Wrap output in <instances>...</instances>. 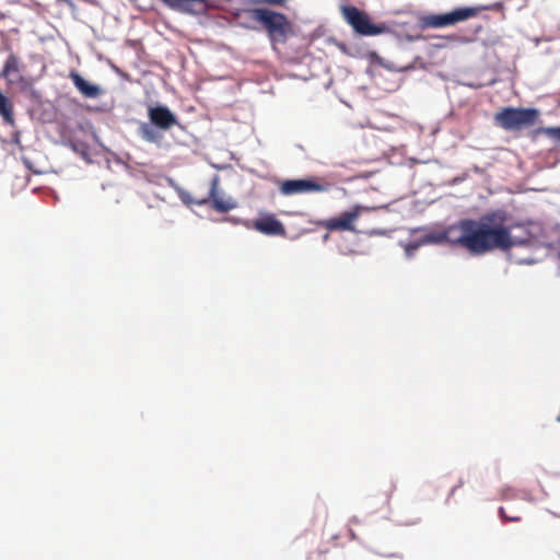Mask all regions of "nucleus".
Returning a JSON list of instances; mask_svg holds the SVG:
<instances>
[{"instance_id": "obj_14", "label": "nucleus", "mask_w": 560, "mask_h": 560, "mask_svg": "<svg viewBox=\"0 0 560 560\" xmlns=\"http://www.w3.org/2000/svg\"><path fill=\"white\" fill-rule=\"evenodd\" d=\"M19 58L15 55L11 54L3 65L2 75L9 77L12 73L19 72Z\"/></svg>"}, {"instance_id": "obj_16", "label": "nucleus", "mask_w": 560, "mask_h": 560, "mask_svg": "<svg viewBox=\"0 0 560 560\" xmlns=\"http://www.w3.org/2000/svg\"><path fill=\"white\" fill-rule=\"evenodd\" d=\"M539 131L552 139L560 141V126L558 127H542Z\"/></svg>"}, {"instance_id": "obj_13", "label": "nucleus", "mask_w": 560, "mask_h": 560, "mask_svg": "<svg viewBox=\"0 0 560 560\" xmlns=\"http://www.w3.org/2000/svg\"><path fill=\"white\" fill-rule=\"evenodd\" d=\"M167 183H168V186L172 187L178 198L180 199V201L186 205V206H190V205H205L207 203V199H201V200H196L191 197V195L185 190L183 187H180L173 178H167Z\"/></svg>"}, {"instance_id": "obj_17", "label": "nucleus", "mask_w": 560, "mask_h": 560, "mask_svg": "<svg viewBox=\"0 0 560 560\" xmlns=\"http://www.w3.org/2000/svg\"><path fill=\"white\" fill-rule=\"evenodd\" d=\"M63 144L67 145L68 148H70L75 153H80L82 155L85 154L84 145L81 142H77V141H73V140H68Z\"/></svg>"}, {"instance_id": "obj_15", "label": "nucleus", "mask_w": 560, "mask_h": 560, "mask_svg": "<svg viewBox=\"0 0 560 560\" xmlns=\"http://www.w3.org/2000/svg\"><path fill=\"white\" fill-rule=\"evenodd\" d=\"M511 244H510V249L514 246H527L529 245L530 243V238H529V235L528 233L524 236H518V235H512V233L510 232V241H509Z\"/></svg>"}, {"instance_id": "obj_23", "label": "nucleus", "mask_w": 560, "mask_h": 560, "mask_svg": "<svg viewBox=\"0 0 560 560\" xmlns=\"http://www.w3.org/2000/svg\"><path fill=\"white\" fill-rule=\"evenodd\" d=\"M14 142H19V135L14 137Z\"/></svg>"}, {"instance_id": "obj_19", "label": "nucleus", "mask_w": 560, "mask_h": 560, "mask_svg": "<svg viewBox=\"0 0 560 560\" xmlns=\"http://www.w3.org/2000/svg\"><path fill=\"white\" fill-rule=\"evenodd\" d=\"M265 3H268V4H273V5H282L284 4L288 0H262Z\"/></svg>"}, {"instance_id": "obj_3", "label": "nucleus", "mask_w": 560, "mask_h": 560, "mask_svg": "<svg viewBox=\"0 0 560 560\" xmlns=\"http://www.w3.org/2000/svg\"><path fill=\"white\" fill-rule=\"evenodd\" d=\"M250 18L261 24L270 40L284 42L290 27L288 18L280 12L267 8H252L247 11Z\"/></svg>"}, {"instance_id": "obj_20", "label": "nucleus", "mask_w": 560, "mask_h": 560, "mask_svg": "<svg viewBox=\"0 0 560 560\" xmlns=\"http://www.w3.org/2000/svg\"><path fill=\"white\" fill-rule=\"evenodd\" d=\"M502 7V3L501 2H497L492 5H488V7H485L483 9L486 10H492V9H497V8H501Z\"/></svg>"}, {"instance_id": "obj_8", "label": "nucleus", "mask_w": 560, "mask_h": 560, "mask_svg": "<svg viewBox=\"0 0 560 560\" xmlns=\"http://www.w3.org/2000/svg\"><path fill=\"white\" fill-rule=\"evenodd\" d=\"M447 242L452 245V230L447 226L445 230L436 233H427L404 245L405 255L408 259L412 258L416 252L424 245L441 244Z\"/></svg>"}, {"instance_id": "obj_10", "label": "nucleus", "mask_w": 560, "mask_h": 560, "mask_svg": "<svg viewBox=\"0 0 560 560\" xmlns=\"http://www.w3.org/2000/svg\"><path fill=\"white\" fill-rule=\"evenodd\" d=\"M219 180L220 178L218 175H214L212 177L209 197L212 199L213 209L220 213H225L229 212L230 210L235 209L237 203L232 197H229L228 199H222L221 197L218 196Z\"/></svg>"}, {"instance_id": "obj_6", "label": "nucleus", "mask_w": 560, "mask_h": 560, "mask_svg": "<svg viewBox=\"0 0 560 560\" xmlns=\"http://www.w3.org/2000/svg\"><path fill=\"white\" fill-rule=\"evenodd\" d=\"M476 13V8L460 7L445 13L424 15L421 19V25L422 27L442 28L466 21L475 16Z\"/></svg>"}, {"instance_id": "obj_21", "label": "nucleus", "mask_w": 560, "mask_h": 560, "mask_svg": "<svg viewBox=\"0 0 560 560\" xmlns=\"http://www.w3.org/2000/svg\"><path fill=\"white\" fill-rule=\"evenodd\" d=\"M226 220H228V221H231V222H234V223H237V222H238V220L233 219V218H228Z\"/></svg>"}, {"instance_id": "obj_22", "label": "nucleus", "mask_w": 560, "mask_h": 560, "mask_svg": "<svg viewBox=\"0 0 560 560\" xmlns=\"http://www.w3.org/2000/svg\"><path fill=\"white\" fill-rule=\"evenodd\" d=\"M524 262H525V264H527V265H530V264H533V262H534V260H533V259H527V260H525Z\"/></svg>"}, {"instance_id": "obj_11", "label": "nucleus", "mask_w": 560, "mask_h": 560, "mask_svg": "<svg viewBox=\"0 0 560 560\" xmlns=\"http://www.w3.org/2000/svg\"><path fill=\"white\" fill-rule=\"evenodd\" d=\"M253 226L265 235H283L285 233L283 224L273 215L255 220Z\"/></svg>"}, {"instance_id": "obj_12", "label": "nucleus", "mask_w": 560, "mask_h": 560, "mask_svg": "<svg viewBox=\"0 0 560 560\" xmlns=\"http://www.w3.org/2000/svg\"><path fill=\"white\" fill-rule=\"evenodd\" d=\"M71 79L77 90L89 98H95L102 93V89L85 80L81 74L77 72L71 73Z\"/></svg>"}, {"instance_id": "obj_1", "label": "nucleus", "mask_w": 560, "mask_h": 560, "mask_svg": "<svg viewBox=\"0 0 560 560\" xmlns=\"http://www.w3.org/2000/svg\"><path fill=\"white\" fill-rule=\"evenodd\" d=\"M452 246H460L472 256H481L494 249H510V228L497 222L494 214H485L478 220L462 219L451 224Z\"/></svg>"}, {"instance_id": "obj_7", "label": "nucleus", "mask_w": 560, "mask_h": 560, "mask_svg": "<svg viewBox=\"0 0 560 560\" xmlns=\"http://www.w3.org/2000/svg\"><path fill=\"white\" fill-rule=\"evenodd\" d=\"M328 187L316 183L313 178L285 179L280 185V192L284 196H292L307 192L327 191Z\"/></svg>"}, {"instance_id": "obj_18", "label": "nucleus", "mask_w": 560, "mask_h": 560, "mask_svg": "<svg viewBox=\"0 0 560 560\" xmlns=\"http://www.w3.org/2000/svg\"><path fill=\"white\" fill-rule=\"evenodd\" d=\"M499 513H500L501 517L506 520V521L517 522L520 520V517H517V516H513V517L506 516L505 513H504V509L503 508L499 509Z\"/></svg>"}, {"instance_id": "obj_4", "label": "nucleus", "mask_w": 560, "mask_h": 560, "mask_svg": "<svg viewBox=\"0 0 560 560\" xmlns=\"http://www.w3.org/2000/svg\"><path fill=\"white\" fill-rule=\"evenodd\" d=\"M538 116L536 108L505 107L494 116V120L502 129L513 131L533 126Z\"/></svg>"}, {"instance_id": "obj_9", "label": "nucleus", "mask_w": 560, "mask_h": 560, "mask_svg": "<svg viewBox=\"0 0 560 560\" xmlns=\"http://www.w3.org/2000/svg\"><path fill=\"white\" fill-rule=\"evenodd\" d=\"M366 208L357 205L350 211H345L338 217L329 219L326 226L329 230L354 231L353 222L360 217Z\"/></svg>"}, {"instance_id": "obj_2", "label": "nucleus", "mask_w": 560, "mask_h": 560, "mask_svg": "<svg viewBox=\"0 0 560 560\" xmlns=\"http://www.w3.org/2000/svg\"><path fill=\"white\" fill-rule=\"evenodd\" d=\"M149 121L140 122L138 136L148 143L161 145L164 138L162 130H168L173 126H180L176 115L166 106L156 104L148 108Z\"/></svg>"}, {"instance_id": "obj_5", "label": "nucleus", "mask_w": 560, "mask_h": 560, "mask_svg": "<svg viewBox=\"0 0 560 560\" xmlns=\"http://www.w3.org/2000/svg\"><path fill=\"white\" fill-rule=\"evenodd\" d=\"M341 12L347 23L362 36L380 35L385 30L384 25L372 23L366 13L353 5H342Z\"/></svg>"}]
</instances>
